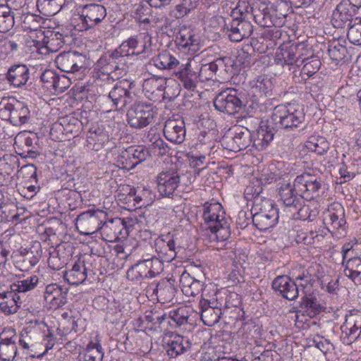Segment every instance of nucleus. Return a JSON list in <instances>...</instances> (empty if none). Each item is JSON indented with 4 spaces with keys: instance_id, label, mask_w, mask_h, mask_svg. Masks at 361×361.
<instances>
[{
    "instance_id": "19",
    "label": "nucleus",
    "mask_w": 361,
    "mask_h": 361,
    "mask_svg": "<svg viewBox=\"0 0 361 361\" xmlns=\"http://www.w3.org/2000/svg\"><path fill=\"white\" fill-rule=\"evenodd\" d=\"M150 156L149 149L145 147L142 145L131 146L122 152L119 157V161L123 165V168L131 169Z\"/></svg>"
},
{
    "instance_id": "26",
    "label": "nucleus",
    "mask_w": 361,
    "mask_h": 361,
    "mask_svg": "<svg viewBox=\"0 0 361 361\" xmlns=\"http://www.w3.org/2000/svg\"><path fill=\"white\" fill-rule=\"evenodd\" d=\"M165 137L171 142L180 144L185 140V126L183 119H169L164 128Z\"/></svg>"
},
{
    "instance_id": "18",
    "label": "nucleus",
    "mask_w": 361,
    "mask_h": 361,
    "mask_svg": "<svg viewBox=\"0 0 361 361\" xmlns=\"http://www.w3.org/2000/svg\"><path fill=\"white\" fill-rule=\"evenodd\" d=\"M85 57L77 51H68L59 54L55 63L59 69L65 73H75L82 68Z\"/></svg>"
},
{
    "instance_id": "46",
    "label": "nucleus",
    "mask_w": 361,
    "mask_h": 361,
    "mask_svg": "<svg viewBox=\"0 0 361 361\" xmlns=\"http://www.w3.org/2000/svg\"><path fill=\"white\" fill-rule=\"evenodd\" d=\"M305 147L311 152H314L319 155H323L328 151L329 143L324 137L311 136L305 142Z\"/></svg>"
},
{
    "instance_id": "54",
    "label": "nucleus",
    "mask_w": 361,
    "mask_h": 361,
    "mask_svg": "<svg viewBox=\"0 0 361 361\" xmlns=\"http://www.w3.org/2000/svg\"><path fill=\"white\" fill-rule=\"evenodd\" d=\"M164 260L159 258V257H152L150 264V270L147 271L140 272L139 271V278L152 279L159 274L163 270V262Z\"/></svg>"
},
{
    "instance_id": "60",
    "label": "nucleus",
    "mask_w": 361,
    "mask_h": 361,
    "mask_svg": "<svg viewBox=\"0 0 361 361\" xmlns=\"http://www.w3.org/2000/svg\"><path fill=\"white\" fill-rule=\"evenodd\" d=\"M109 135L102 126L98 123L93 124L89 129L88 138L98 142H104L108 140Z\"/></svg>"
},
{
    "instance_id": "39",
    "label": "nucleus",
    "mask_w": 361,
    "mask_h": 361,
    "mask_svg": "<svg viewBox=\"0 0 361 361\" xmlns=\"http://www.w3.org/2000/svg\"><path fill=\"white\" fill-rule=\"evenodd\" d=\"M344 266V274L355 284H361V257H350Z\"/></svg>"
},
{
    "instance_id": "15",
    "label": "nucleus",
    "mask_w": 361,
    "mask_h": 361,
    "mask_svg": "<svg viewBox=\"0 0 361 361\" xmlns=\"http://www.w3.org/2000/svg\"><path fill=\"white\" fill-rule=\"evenodd\" d=\"M150 37L147 35L138 37H130L116 49L118 53L124 58L126 61L130 56L148 53L150 49Z\"/></svg>"
},
{
    "instance_id": "48",
    "label": "nucleus",
    "mask_w": 361,
    "mask_h": 361,
    "mask_svg": "<svg viewBox=\"0 0 361 361\" xmlns=\"http://www.w3.org/2000/svg\"><path fill=\"white\" fill-rule=\"evenodd\" d=\"M167 84V79L164 77L152 76L144 81L143 87L146 92L152 94L162 93L164 85Z\"/></svg>"
},
{
    "instance_id": "38",
    "label": "nucleus",
    "mask_w": 361,
    "mask_h": 361,
    "mask_svg": "<svg viewBox=\"0 0 361 361\" xmlns=\"http://www.w3.org/2000/svg\"><path fill=\"white\" fill-rule=\"evenodd\" d=\"M250 91L254 97H262L271 94L272 82L271 80L264 76H259L250 82Z\"/></svg>"
},
{
    "instance_id": "36",
    "label": "nucleus",
    "mask_w": 361,
    "mask_h": 361,
    "mask_svg": "<svg viewBox=\"0 0 361 361\" xmlns=\"http://www.w3.org/2000/svg\"><path fill=\"white\" fill-rule=\"evenodd\" d=\"M176 42L182 48H188L189 50L195 51L199 44V39L192 30L183 26L176 35Z\"/></svg>"
},
{
    "instance_id": "61",
    "label": "nucleus",
    "mask_w": 361,
    "mask_h": 361,
    "mask_svg": "<svg viewBox=\"0 0 361 361\" xmlns=\"http://www.w3.org/2000/svg\"><path fill=\"white\" fill-rule=\"evenodd\" d=\"M231 59L229 57H221L214 60L212 67L219 77H221L224 73H227L231 67Z\"/></svg>"
},
{
    "instance_id": "3",
    "label": "nucleus",
    "mask_w": 361,
    "mask_h": 361,
    "mask_svg": "<svg viewBox=\"0 0 361 361\" xmlns=\"http://www.w3.org/2000/svg\"><path fill=\"white\" fill-rule=\"evenodd\" d=\"M279 194L284 205V211L293 219H306L308 206L303 204L302 197L296 192L294 185L286 183L279 188Z\"/></svg>"
},
{
    "instance_id": "25",
    "label": "nucleus",
    "mask_w": 361,
    "mask_h": 361,
    "mask_svg": "<svg viewBox=\"0 0 361 361\" xmlns=\"http://www.w3.org/2000/svg\"><path fill=\"white\" fill-rule=\"evenodd\" d=\"M154 246L158 257L164 262H170L176 257L175 242L170 233L157 238Z\"/></svg>"
},
{
    "instance_id": "33",
    "label": "nucleus",
    "mask_w": 361,
    "mask_h": 361,
    "mask_svg": "<svg viewBox=\"0 0 361 361\" xmlns=\"http://www.w3.org/2000/svg\"><path fill=\"white\" fill-rule=\"evenodd\" d=\"M73 0H37L38 11L45 16H53L61 10L68 8Z\"/></svg>"
},
{
    "instance_id": "45",
    "label": "nucleus",
    "mask_w": 361,
    "mask_h": 361,
    "mask_svg": "<svg viewBox=\"0 0 361 361\" xmlns=\"http://www.w3.org/2000/svg\"><path fill=\"white\" fill-rule=\"evenodd\" d=\"M38 281V277L36 275H32L11 284V290L23 297L24 293L33 290L37 286Z\"/></svg>"
},
{
    "instance_id": "20",
    "label": "nucleus",
    "mask_w": 361,
    "mask_h": 361,
    "mask_svg": "<svg viewBox=\"0 0 361 361\" xmlns=\"http://www.w3.org/2000/svg\"><path fill=\"white\" fill-rule=\"evenodd\" d=\"M359 6L353 4L350 0H342L332 14L333 25L335 27L342 28L346 23L353 21V16Z\"/></svg>"
},
{
    "instance_id": "11",
    "label": "nucleus",
    "mask_w": 361,
    "mask_h": 361,
    "mask_svg": "<svg viewBox=\"0 0 361 361\" xmlns=\"http://www.w3.org/2000/svg\"><path fill=\"white\" fill-rule=\"evenodd\" d=\"M106 8L102 4H90L85 5L80 14L81 24L78 25L79 31L88 30L94 28L102 23L105 22Z\"/></svg>"
},
{
    "instance_id": "43",
    "label": "nucleus",
    "mask_w": 361,
    "mask_h": 361,
    "mask_svg": "<svg viewBox=\"0 0 361 361\" xmlns=\"http://www.w3.org/2000/svg\"><path fill=\"white\" fill-rule=\"evenodd\" d=\"M153 64L161 70H171L178 67V60L173 56L169 51H164L160 53L152 60Z\"/></svg>"
},
{
    "instance_id": "1",
    "label": "nucleus",
    "mask_w": 361,
    "mask_h": 361,
    "mask_svg": "<svg viewBox=\"0 0 361 361\" xmlns=\"http://www.w3.org/2000/svg\"><path fill=\"white\" fill-rule=\"evenodd\" d=\"M226 212L219 202H206L203 206V215L206 229L210 230L217 241H225L230 238L229 223Z\"/></svg>"
},
{
    "instance_id": "27",
    "label": "nucleus",
    "mask_w": 361,
    "mask_h": 361,
    "mask_svg": "<svg viewBox=\"0 0 361 361\" xmlns=\"http://www.w3.org/2000/svg\"><path fill=\"white\" fill-rule=\"evenodd\" d=\"M29 68L22 63L12 65L6 74L8 82L14 87L21 88L26 85L30 79Z\"/></svg>"
},
{
    "instance_id": "51",
    "label": "nucleus",
    "mask_w": 361,
    "mask_h": 361,
    "mask_svg": "<svg viewBox=\"0 0 361 361\" xmlns=\"http://www.w3.org/2000/svg\"><path fill=\"white\" fill-rule=\"evenodd\" d=\"M221 314V308L212 307L202 311L201 319L205 325L212 326L219 322Z\"/></svg>"
},
{
    "instance_id": "8",
    "label": "nucleus",
    "mask_w": 361,
    "mask_h": 361,
    "mask_svg": "<svg viewBox=\"0 0 361 361\" xmlns=\"http://www.w3.org/2000/svg\"><path fill=\"white\" fill-rule=\"evenodd\" d=\"M154 115L155 112L151 104L136 101L127 111V122L131 128L140 129L151 123Z\"/></svg>"
},
{
    "instance_id": "41",
    "label": "nucleus",
    "mask_w": 361,
    "mask_h": 361,
    "mask_svg": "<svg viewBox=\"0 0 361 361\" xmlns=\"http://www.w3.org/2000/svg\"><path fill=\"white\" fill-rule=\"evenodd\" d=\"M274 134L269 126H261L252 140L253 146L259 151L265 149L273 140Z\"/></svg>"
},
{
    "instance_id": "9",
    "label": "nucleus",
    "mask_w": 361,
    "mask_h": 361,
    "mask_svg": "<svg viewBox=\"0 0 361 361\" xmlns=\"http://www.w3.org/2000/svg\"><path fill=\"white\" fill-rule=\"evenodd\" d=\"M106 219V212L89 209L78 216L75 226L81 234L89 235L100 231L102 224Z\"/></svg>"
},
{
    "instance_id": "12",
    "label": "nucleus",
    "mask_w": 361,
    "mask_h": 361,
    "mask_svg": "<svg viewBox=\"0 0 361 361\" xmlns=\"http://www.w3.org/2000/svg\"><path fill=\"white\" fill-rule=\"evenodd\" d=\"M243 96L235 89H228L219 93L214 100V106L219 111L228 114L238 113L243 108Z\"/></svg>"
},
{
    "instance_id": "44",
    "label": "nucleus",
    "mask_w": 361,
    "mask_h": 361,
    "mask_svg": "<svg viewBox=\"0 0 361 361\" xmlns=\"http://www.w3.org/2000/svg\"><path fill=\"white\" fill-rule=\"evenodd\" d=\"M189 317V308L182 306L177 309L171 310L169 312V319L170 320L168 322L173 327L181 326L188 323Z\"/></svg>"
},
{
    "instance_id": "34",
    "label": "nucleus",
    "mask_w": 361,
    "mask_h": 361,
    "mask_svg": "<svg viewBox=\"0 0 361 361\" xmlns=\"http://www.w3.org/2000/svg\"><path fill=\"white\" fill-rule=\"evenodd\" d=\"M175 75L185 89L194 90L196 88L198 80L197 73L191 68L190 63L182 64L180 69L175 72Z\"/></svg>"
},
{
    "instance_id": "63",
    "label": "nucleus",
    "mask_w": 361,
    "mask_h": 361,
    "mask_svg": "<svg viewBox=\"0 0 361 361\" xmlns=\"http://www.w3.org/2000/svg\"><path fill=\"white\" fill-rule=\"evenodd\" d=\"M42 254L41 249V244L37 243L32 245L27 252L25 256L27 257V261L30 262V267L35 266L39 261Z\"/></svg>"
},
{
    "instance_id": "32",
    "label": "nucleus",
    "mask_w": 361,
    "mask_h": 361,
    "mask_svg": "<svg viewBox=\"0 0 361 361\" xmlns=\"http://www.w3.org/2000/svg\"><path fill=\"white\" fill-rule=\"evenodd\" d=\"M23 302V296L11 290L0 293V310L6 315L16 313Z\"/></svg>"
},
{
    "instance_id": "22",
    "label": "nucleus",
    "mask_w": 361,
    "mask_h": 361,
    "mask_svg": "<svg viewBox=\"0 0 361 361\" xmlns=\"http://www.w3.org/2000/svg\"><path fill=\"white\" fill-rule=\"evenodd\" d=\"M68 288L57 283H51L46 286L44 298L51 309H58L67 302Z\"/></svg>"
},
{
    "instance_id": "23",
    "label": "nucleus",
    "mask_w": 361,
    "mask_h": 361,
    "mask_svg": "<svg viewBox=\"0 0 361 361\" xmlns=\"http://www.w3.org/2000/svg\"><path fill=\"white\" fill-rule=\"evenodd\" d=\"M274 291L279 292L283 298L293 300L298 298L299 290L295 281L287 275H281L276 277L271 283Z\"/></svg>"
},
{
    "instance_id": "59",
    "label": "nucleus",
    "mask_w": 361,
    "mask_h": 361,
    "mask_svg": "<svg viewBox=\"0 0 361 361\" xmlns=\"http://www.w3.org/2000/svg\"><path fill=\"white\" fill-rule=\"evenodd\" d=\"M37 171L36 166L32 164L26 165L22 168L21 173L25 178L23 187H27L34 183L37 184Z\"/></svg>"
},
{
    "instance_id": "2",
    "label": "nucleus",
    "mask_w": 361,
    "mask_h": 361,
    "mask_svg": "<svg viewBox=\"0 0 361 361\" xmlns=\"http://www.w3.org/2000/svg\"><path fill=\"white\" fill-rule=\"evenodd\" d=\"M0 118L19 126L29 121L30 111L25 104L15 98H3L0 102Z\"/></svg>"
},
{
    "instance_id": "10",
    "label": "nucleus",
    "mask_w": 361,
    "mask_h": 361,
    "mask_svg": "<svg viewBox=\"0 0 361 361\" xmlns=\"http://www.w3.org/2000/svg\"><path fill=\"white\" fill-rule=\"evenodd\" d=\"M132 86H134L133 82L122 80L116 82L109 92V98L116 111H123L128 105L135 102V94L131 92Z\"/></svg>"
},
{
    "instance_id": "7",
    "label": "nucleus",
    "mask_w": 361,
    "mask_h": 361,
    "mask_svg": "<svg viewBox=\"0 0 361 361\" xmlns=\"http://www.w3.org/2000/svg\"><path fill=\"white\" fill-rule=\"evenodd\" d=\"M253 210L255 213L250 214L252 221L260 231H267L273 228L279 220L278 209L269 200H262L260 206L255 202Z\"/></svg>"
},
{
    "instance_id": "53",
    "label": "nucleus",
    "mask_w": 361,
    "mask_h": 361,
    "mask_svg": "<svg viewBox=\"0 0 361 361\" xmlns=\"http://www.w3.org/2000/svg\"><path fill=\"white\" fill-rule=\"evenodd\" d=\"M104 352L100 343L90 342L85 354V361H102Z\"/></svg>"
},
{
    "instance_id": "50",
    "label": "nucleus",
    "mask_w": 361,
    "mask_h": 361,
    "mask_svg": "<svg viewBox=\"0 0 361 361\" xmlns=\"http://www.w3.org/2000/svg\"><path fill=\"white\" fill-rule=\"evenodd\" d=\"M348 40L353 44H361V18H356L348 23Z\"/></svg>"
},
{
    "instance_id": "4",
    "label": "nucleus",
    "mask_w": 361,
    "mask_h": 361,
    "mask_svg": "<svg viewBox=\"0 0 361 361\" xmlns=\"http://www.w3.org/2000/svg\"><path fill=\"white\" fill-rule=\"evenodd\" d=\"M271 119L285 129H293L305 121V114L298 104L279 105L274 109Z\"/></svg>"
},
{
    "instance_id": "28",
    "label": "nucleus",
    "mask_w": 361,
    "mask_h": 361,
    "mask_svg": "<svg viewBox=\"0 0 361 361\" xmlns=\"http://www.w3.org/2000/svg\"><path fill=\"white\" fill-rule=\"evenodd\" d=\"M12 334L11 336H6V332L0 335V361H13L17 355V340L18 336L13 330L8 331Z\"/></svg>"
},
{
    "instance_id": "47",
    "label": "nucleus",
    "mask_w": 361,
    "mask_h": 361,
    "mask_svg": "<svg viewBox=\"0 0 361 361\" xmlns=\"http://www.w3.org/2000/svg\"><path fill=\"white\" fill-rule=\"evenodd\" d=\"M252 15L255 22L262 26L269 27L271 23V16L268 7L260 4L259 6L250 7Z\"/></svg>"
},
{
    "instance_id": "31",
    "label": "nucleus",
    "mask_w": 361,
    "mask_h": 361,
    "mask_svg": "<svg viewBox=\"0 0 361 361\" xmlns=\"http://www.w3.org/2000/svg\"><path fill=\"white\" fill-rule=\"evenodd\" d=\"M123 230L126 233L127 231L123 221L120 218H115L108 221L104 220L102 224L100 233L106 236V240L112 242L121 237H125L123 234Z\"/></svg>"
},
{
    "instance_id": "62",
    "label": "nucleus",
    "mask_w": 361,
    "mask_h": 361,
    "mask_svg": "<svg viewBox=\"0 0 361 361\" xmlns=\"http://www.w3.org/2000/svg\"><path fill=\"white\" fill-rule=\"evenodd\" d=\"M212 63H208L205 64H202L199 70V73H197L198 79L201 82L209 80H216V78H214L216 75H217L215 69L212 67Z\"/></svg>"
},
{
    "instance_id": "29",
    "label": "nucleus",
    "mask_w": 361,
    "mask_h": 361,
    "mask_svg": "<svg viewBox=\"0 0 361 361\" xmlns=\"http://www.w3.org/2000/svg\"><path fill=\"white\" fill-rule=\"evenodd\" d=\"M166 350L169 357L176 358L191 348L190 340L179 334H171L166 342Z\"/></svg>"
},
{
    "instance_id": "35",
    "label": "nucleus",
    "mask_w": 361,
    "mask_h": 361,
    "mask_svg": "<svg viewBox=\"0 0 361 361\" xmlns=\"http://www.w3.org/2000/svg\"><path fill=\"white\" fill-rule=\"evenodd\" d=\"M87 277L85 262L78 259L71 269L63 274L64 279L71 285L78 286L82 283Z\"/></svg>"
},
{
    "instance_id": "30",
    "label": "nucleus",
    "mask_w": 361,
    "mask_h": 361,
    "mask_svg": "<svg viewBox=\"0 0 361 361\" xmlns=\"http://www.w3.org/2000/svg\"><path fill=\"white\" fill-rule=\"evenodd\" d=\"M228 37L232 42H238L252 33V24L245 19L236 18L230 23Z\"/></svg>"
},
{
    "instance_id": "40",
    "label": "nucleus",
    "mask_w": 361,
    "mask_h": 361,
    "mask_svg": "<svg viewBox=\"0 0 361 361\" xmlns=\"http://www.w3.org/2000/svg\"><path fill=\"white\" fill-rule=\"evenodd\" d=\"M176 288L169 281H162L157 284L153 294L156 295L158 300L161 303L170 302L173 300Z\"/></svg>"
},
{
    "instance_id": "56",
    "label": "nucleus",
    "mask_w": 361,
    "mask_h": 361,
    "mask_svg": "<svg viewBox=\"0 0 361 361\" xmlns=\"http://www.w3.org/2000/svg\"><path fill=\"white\" fill-rule=\"evenodd\" d=\"M39 138L36 134H32L25 137L24 143L26 147L25 152H27L26 157L36 158L40 154L39 146L38 145Z\"/></svg>"
},
{
    "instance_id": "64",
    "label": "nucleus",
    "mask_w": 361,
    "mask_h": 361,
    "mask_svg": "<svg viewBox=\"0 0 361 361\" xmlns=\"http://www.w3.org/2000/svg\"><path fill=\"white\" fill-rule=\"evenodd\" d=\"M321 62L317 58H312L311 60L307 62L301 70V75H306L307 78L315 74L320 68Z\"/></svg>"
},
{
    "instance_id": "55",
    "label": "nucleus",
    "mask_w": 361,
    "mask_h": 361,
    "mask_svg": "<svg viewBox=\"0 0 361 361\" xmlns=\"http://www.w3.org/2000/svg\"><path fill=\"white\" fill-rule=\"evenodd\" d=\"M150 132L147 134V138L149 142L152 143V149H154V153H157V155L164 156L166 154L170 148L167 145V144L160 137L159 135H153L150 137Z\"/></svg>"
},
{
    "instance_id": "37",
    "label": "nucleus",
    "mask_w": 361,
    "mask_h": 361,
    "mask_svg": "<svg viewBox=\"0 0 361 361\" xmlns=\"http://www.w3.org/2000/svg\"><path fill=\"white\" fill-rule=\"evenodd\" d=\"M252 142L251 132L245 128L236 129L231 142V150L238 152L245 149Z\"/></svg>"
},
{
    "instance_id": "24",
    "label": "nucleus",
    "mask_w": 361,
    "mask_h": 361,
    "mask_svg": "<svg viewBox=\"0 0 361 361\" xmlns=\"http://www.w3.org/2000/svg\"><path fill=\"white\" fill-rule=\"evenodd\" d=\"M180 174L176 171L160 173L157 176V189L161 196L170 197L178 188L180 183Z\"/></svg>"
},
{
    "instance_id": "52",
    "label": "nucleus",
    "mask_w": 361,
    "mask_h": 361,
    "mask_svg": "<svg viewBox=\"0 0 361 361\" xmlns=\"http://www.w3.org/2000/svg\"><path fill=\"white\" fill-rule=\"evenodd\" d=\"M19 218L16 207L6 202L0 207V223L14 222Z\"/></svg>"
},
{
    "instance_id": "5",
    "label": "nucleus",
    "mask_w": 361,
    "mask_h": 361,
    "mask_svg": "<svg viewBox=\"0 0 361 361\" xmlns=\"http://www.w3.org/2000/svg\"><path fill=\"white\" fill-rule=\"evenodd\" d=\"M128 61L114 49L102 56L94 64V70L103 75L118 78L128 72Z\"/></svg>"
},
{
    "instance_id": "42",
    "label": "nucleus",
    "mask_w": 361,
    "mask_h": 361,
    "mask_svg": "<svg viewBox=\"0 0 361 361\" xmlns=\"http://www.w3.org/2000/svg\"><path fill=\"white\" fill-rule=\"evenodd\" d=\"M15 25V13L8 5H0V32L11 30Z\"/></svg>"
},
{
    "instance_id": "14",
    "label": "nucleus",
    "mask_w": 361,
    "mask_h": 361,
    "mask_svg": "<svg viewBox=\"0 0 361 361\" xmlns=\"http://www.w3.org/2000/svg\"><path fill=\"white\" fill-rule=\"evenodd\" d=\"M65 44L63 34L54 30H48L41 42L35 39H28L27 46L33 48L32 52L41 54L56 52Z\"/></svg>"
},
{
    "instance_id": "21",
    "label": "nucleus",
    "mask_w": 361,
    "mask_h": 361,
    "mask_svg": "<svg viewBox=\"0 0 361 361\" xmlns=\"http://www.w3.org/2000/svg\"><path fill=\"white\" fill-rule=\"evenodd\" d=\"M305 50V44L303 43L291 45L281 53L282 58H279V55H277V64L283 67L288 66L289 71H290V67L294 65L300 66L307 59L303 57L305 54L303 51Z\"/></svg>"
},
{
    "instance_id": "13",
    "label": "nucleus",
    "mask_w": 361,
    "mask_h": 361,
    "mask_svg": "<svg viewBox=\"0 0 361 361\" xmlns=\"http://www.w3.org/2000/svg\"><path fill=\"white\" fill-rule=\"evenodd\" d=\"M322 185L321 177L310 173H303L298 176L294 180L296 192L300 193L305 200H312L317 197Z\"/></svg>"
},
{
    "instance_id": "17",
    "label": "nucleus",
    "mask_w": 361,
    "mask_h": 361,
    "mask_svg": "<svg viewBox=\"0 0 361 361\" xmlns=\"http://www.w3.org/2000/svg\"><path fill=\"white\" fill-rule=\"evenodd\" d=\"M322 310V307L315 297L305 295L302 298L298 310L295 312V322L303 324L309 319L318 315Z\"/></svg>"
},
{
    "instance_id": "49",
    "label": "nucleus",
    "mask_w": 361,
    "mask_h": 361,
    "mask_svg": "<svg viewBox=\"0 0 361 361\" xmlns=\"http://www.w3.org/2000/svg\"><path fill=\"white\" fill-rule=\"evenodd\" d=\"M43 18L38 15L27 13L21 17L22 27L25 30H37L43 23Z\"/></svg>"
},
{
    "instance_id": "16",
    "label": "nucleus",
    "mask_w": 361,
    "mask_h": 361,
    "mask_svg": "<svg viewBox=\"0 0 361 361\" xmlns=\"http://www.w3.org/2000/svg\"><path fill=\"white\" fill-rule=\"evenodd\" d=\"M341 330L343 343L350 345L357 341L361 335V312H356L346 315Z\"/></svg>"
},
{
    "instance_id": "6",
    "label": "nucleus",
    "mask_w": 361,
    "mask_h": 361,
    "mask_svg": "<svg viewBox=\"0 0 361 361\" xmlns=\"http://www.w3.org/2000/svg\"><path fill=\"white\" fill-rule=\"evenodd\" d=\"M323 222L326 228L336 238L346 233V220L344 207L340 203H333L323 212Z\"/></svg>"
},
{
    "instance_id": "57",
    "label": "nucleus",
    "mask_w": 361,
    "mask_h": 361,
    "mask_svg": "<svg viewBox=\"0 0 361 361\" xmlns=\"http://www.w3.org/2000/svg\"><path fill=\"white\" fill-rule=\"evenodd\" d=\"M180 92V85L174 80L167 79V84L164 85L161 95L163 99L171 101L179 95Z\"/></svg>"
},
{
    "instance_id": "58",
    "label": "nucleus",
    "mask_w": 361,
    "mask_h": 361,
    "mask_svg": "<svg viewBox=\"0 0 361 361\" xmlns=\"http://www.w3.org/2000/svg\"><path fill=\"white\" fill-rule=\"evenodd\" d=\"M60 124L67 133L78 134L82 123L74 116H66L60 119Z\"/></svg>"
}]
</instances>
